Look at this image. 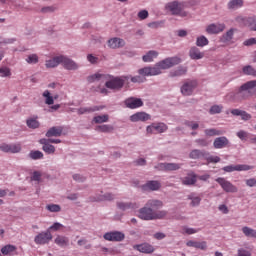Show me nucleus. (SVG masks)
Returning <instances> with one entry per match:
<instances>
[{
	"instance_id": "63",
	"label": "nucleus",
	"mask_w": 256,
	"mask_h": 256,
	"mask_svg": "<svg viewBox=\"0 0 256 256\" xmlns=\"http://www.w3.org/2000/svg\"><path fill=\"white\" fill-rule=\"evenodd\" d=\"M87 59H88L89 63H92V65H95V63H97V61H99V58L93 56L92 54H89L87 56Z\"/></svg>"
},
{
	"instance_id": "15",
	"label": "nucleus",
	"mask_w": 256,
	"mask_h": 256,
	"mask_svg": "<svg viewBox=\"0 0 256 256\" xmlns=\"http://www.w3.org/2000/svg\"><path fill=\"white\" fill-rule=\"evenodd\" d=\"M159 171H179L181 169V164L177 163H160L155 167Z\"/></svg>"
},
{
	"instance_id": "43",
	"label": "nucleus",
	"mask_w": 256,
	"mask_h": 256,
	"mask_svg": "<svg viewBox=\"0 0 256 256\" xmlns=\"http://www.w3.org/2000/svg\"><path fill=\"white\" fill-rule=\"evenodd\" d=\"M27 127H29V129H39V121H37V119L35 118H30L26 121Z\"/></svg>"
},
{
	"instance_id": "35",
	"label": "nucleus",
	"mask_w": 256,
	"mask_h": 256,
	"mask_svg": "<svg viewBox=\"0 0 256 256\" xmlns=\"http://www.w3.org/2000/svg\"><path fill=\"white\" fill-rule=\"evenodd\" d=\"M115 199V194L113 193H106L103 195L97 196L94 201H113Z\"/></svg>"
},
{
	"instance_id": "38",
	"label": "nucleus",
	"mask_w": 256,
	"mask_h": 256,
	"mask_svg": "<svg viewBox=\"0 0 256 256\" xmlns=\"http://www.w3.org/2000/svg\"><path fill=\"white\" fill-rule=\"evenodd\" d=\"M242 232L246 237H253L256 239V230L247 226L242 228Z\"/></svg>"
},
{
	"instance_id": "29",
	"label": "nucleus",
	"mask_w": 256,
	"mask_h": 256,
	"mask_svg": "<svg viewBox=\"0 0 256 256\" xmlns=\"http://www.w3.org/2000/svg\"><path fill=\"white\" fill-rule=\"evenodd\" d=\"M187 247H195V249H201L202 251H205L207 249V242H197V241H188L186 243Z\"/></svg>"
},
{
	"instance_id": "48",
	"label": "nucleus",
	"mask_w": 256,
	"mask_h": 256,
	"mask_svg": "<svg viewBox=\"0 0 256 256\" xmlns=\"http://www.w3.org/2000/svg\"><path fill=\"white\" fill-rule=\"evenodd\" d=\"M94 123H107L109 121V115L95 116Z\"/></svg>"
},
{
	"instance_id": "59",
	"label": "nucleus",
	"mask_w": 256,
	"mask_h": 256,
	"mask_svg": "<svg viewBox=\"0 0 256 256\" xmlns=\"http://www.w3.org/2000/svg\"><path fill=\"white\" fill-rule=\"evenodd\" d=\"M240 117H241L242 121H249L252 116H251V114L242 110V114L240 115Z\"/></svg>"
},
{
	"instance_id": "36",
	"label": "nucleus",
	"mask_w": 256,
	"mask_h": 256,
	"mask_svg": "<svg viewBox=\"0 0 256 256\" xmlns=\"http://www.w3.org/2000/svg\"><path fill=\"white\" fill-rule=\"evenodd\" d=\"M234 33L235 29L231 28L228 30L221 38L222 43H229V41H232Z\"/></svg>"
},
{
	"instance_id": "7",
	"label": "nucleus",
	"mask_w": 256,
	"mask_h": 256,
	"mask_svg": "<svg viewBox=\"0 0 256 256\" xmlns=\"http://www.w3.org/2000/svg\"><path fill=\"white\" fill-rule=\"evenodd\" d=\"M146 131L151 135H157V133H165V131H167V124L153 123L150 126H147Z\"/></svg>"
},
{
	"instance_id": "14",
	"label": "nucleus",
	"mask_w": 256,
	"mask_h": 256,
	"mask_svg": "<svg viewBox=\"0 0 256 256\" xmlns=\"http://www.w3.org/2000/svg\"><path fill=\"white\" fill-rule=\"evenodd\" d=\"M104 239L106 241H123L125 239V234L123 232L114 231V232H107L104 234Z\"/></svg>"
},
{
	"instance_id": "23",
	"label": "nucleus",
	"mask_w": 256,
	"mask_h": 256,
	"mask_svg": "<svg viewBox=\"0 0 256 256\" xmlns=\"http://www.w3.org/2000/svg\"><path fill=\"white\" fill-rule=\"evenodd\" d=\"M105 109V106H94V107H81L77 109L78 115H85V113H95V111H101Z\"/></svg>"
},
{
	"instance_id": "34",
	"label": "nucleus",
	"mask_w": 256,
	"mask_h": 256,
	"mask_svg": "<svg viewBox=\"0 0 256 256\" xmlns=\"http://www.w3.org/2000/svg\"><path fill=\"white\" fill-rule=\"evenodd\" d=\"M186 74H187V68L180 66L176 70L170 73V77H182V75H186Z\"/></svg>"
},
{
	"instance_id": "64",
	"label": "nucleus",
	"mask_w": 256,
	"mask_h": 256,
	"mask_svg": "<svg viewBox=\"0 0 256 256\" xmlns=\"http://www.w3.org/2000/svg\"><path fill=\"white\" fill-rule=\"evenodd\" d=\"M244 45L246 47H249L251 45H256V38H250V39L244 41Z\"/></svg>"
},
{
	"instance_id": "8",
	"label": "nucleus",
	"mask_w": 256,
	"mask_h": 256,
	"mask_svg": "<svg viewBox=\"0 0 256 256\" xmlns=\"http://www.w3.org/2000/svg\"><path fill=\"white\" fill-rule=\"evenodd\" d=\"M253 166L247 164H238V165H228L222 168L225 173H233V171H251Z\"/></svg>"
},
{
	"instance_id": "57",
	"label": "nucleus",
	"mask_w": 256,
	"mask_h": 256,
	"mask_svg": "<svg viewBox=\"0 0 256 256\" xmlns=\"http://www.w3.org/2000/svg\"><path fill=\"white\" fill-rule=\"evenodd\" d=\"M248 133L246 131L240 130L239 132H237V137L239 139H241V141H245V139H247L248 137Z\"/></svg>"
},
{
	"instance_id": "17",
	"label": "nucleus",
	"mask_w": 256,
	"mask_h": 256,
	"mask_svg": "<svg viewBox=\"0 0 256 256\" xmlns=\"http://www.w3.org/2000/svg\"><path fill=\"white\" fill-rule=\"evenodd\" d=\"M255 87H256V80L248 81L240 87L239 95L240 96L246 95V97H249V95H251V92L249 91V89H253Z\"/></svg>"
},
{
	"instance_id": "31",
	"label": "nucleus",
	"mask_w": 256,
	"mask_h": 256,
	"mask_svg": "<svg viewBox=\"0 0 256 256\" xmlns=\"http://www.w3.org/2000/svg\"><path fill=\"white\" fill-rule=\"evenodd\" d=\"M205 150L194 149L190 152V159H204L205 158Z\"/></svg>"
},
{
	"instance_id": "11",
	"label": "nucleus",
	"mask_w": 256,
	"mask_h": 256,
	"mask_svg": "<svg viewBox=\"0 0 256 256\" xmlns=\"http://www.w3.org/2000/svg\"><path fill=\"white\" fill-rule=\"evenodd\" d=\"M133 249L139 251L140 253H145L146 255H150L155 252V247L149 243L136 244L133 246Z\"/></svg>"
},
{
	"instance_id": "33",
	"label": "nucleus",
	"mask_w": 256,
	"mask_h": 256,
	"mask_svg": "<svg viewBox=\"0 0 256 256\" xmlns=\"http://www.w3.org/2000/svg\"><path fill=\"white\" fill-rule=\"evenodd\" d=\"M15 251H17V246L11 244L5 245L1 248L2 255H13Z\"/></svg>"
},
{
	"instance_id": "10",
	"label": "nucleus",
	"mask_w": 256,
	"mask_h": 256,
	"mask_svg": "<svg viewBox=\"0 0 256 256\" xmlns=\"http://www.w3.org/2000/svg\"><path fill=\"white\" fill-rule=\"evenodd\" d=\"M60 65H63L64 69H67L68 71H75V69L79 68L75 61L62 55L60 59Z\"/></svg>"
},
{
	"instance_id": "30",
	"label": "nucleus",
	"mask_w": 256,
	"mask_h": 256,
	"mask_svg": "<svg viewBox=\"0 0 256 256\" xmlns=\"http://www.w3.org/2000/svg\"><path fill=\"white\" fill-rule=\"evenodd\" d=\"M204 159H205L207 165H210V163H220L221 162V157L213 156L207 151L204 154Z\"/></svg>"
},
{
	"instance_id": "49",
	"label": "nucleus",
	"mask_w": 256,
	"mask_h": 256,
	"mask_svg": "<svg viewBox=\"0 0 256 256\" xmlns=\"http://www.w3.org/2000/svg\"><path fill=\"white\" fill-rule=\"evenodd\" d=\"M31 159L37 160V159H43V152L36 150V151H31L29 154Z\"/></svg>"
},
{
	"instance_id": "45",
	"label": "nucleus",
	"mask_w": 256,
	"mask_h": 256,
	"mask_svg": "<svg viewBox=\"0 0 256 256\" xmlns=\"http://www.w3.org/2000/svg\"><path fill=\"white\" fill-rule=\"evenodd\" d=\"M188 199H190L192 207H197L201 203V197L195 196V194H190Z\"/></svg>"
},
{
	"instance_id": "5",
	"label": "nucleus",
	"mask_w": 256,
	"mask_h": 256,
	"mask_svg": "<svg viewBox=\"0 0 256 256\" xmlns=\"http://www.w3.org/2000/svg\"><path fill=\"white\" fill-rule=\"evenodd\" d=\"M52 240L53 234H51V231L47 230L36 235L34 238V243H36V245H47V243L51 242Z\"/></svg>"
},
{
	"instance_id": "24",
	"label": "nucleus",
	"mask_w": 256,
	"mask_h": 256,
	"mask_svg": "<svg viewBox=\"0 0 256 256\" xmlns=\"http://www.w3.org/2000/svg\"><path fill=\"white\" fill-rule=\"evenodd\" d=\"M63 135V127L54 126L46 132V137H61Z\"/></svg>"
},
{
	"instance_id": "54",
	"label": "nucleus",
	"mask_w": 256,
	"mask_h": 256,
	"mask_svg": "<svg viewBox=\"0 0 256 256\" xmlns=\"http://www.w3.org/2000/svg\"><path fill=\"white\" fill-rule=\"evenodd\" d=\"M195 143H197L198 147H208L210 142L207 139H197Z\"/></svg>"
},
{
	"instance_id": "62",
	"label": "nucleus",
	"mask_w": 256,
	"mask_h": 256,
	"mask_svg": "<svg viewBox=\"0 0 256 256\" xmlns=\"http://www.w3.org/2000/svg\"><path fill=\"white\" fill-rule=\"evenodd\" d=\"M238 256H251V252H249L243 248H240V249H238Z\"/></svg>"
},
{
	"instance_id": "27",
	"label": "nucleus",
	"mask_w": 256,
	"mask_h": 256,
	"mask_svg": "<svg viewBox=\"0 0 256 256\" xmlns=\"http://www.w3.org/2000/svg\"><path fill=\"white\" fill-rule=\"evenodd\" d=\"M158 56H159V52L155 50H150L147 54H145L142 57V61H144V63H151L153 62L154 59H157Z\"/></svg>"
},
{
	"instance_id": "4",
	"label": "nucleus",
	"mask_w": 256,
	"mask_h": 256,
	"mask_svg": "<svg viewBox=\"0 0 256 256\" xmlns=\"http://www.w3.org/2000/svg\"><path fill=\"white\" fill-rule=\"evenodd\" d=\"M166 11L171 15H177L178 17H187L188 13L185 11V3L179 1H172L166 4Z\"/></svg>"
},
{
	"instance_id": "52",
	"label": "nucleus",
	"mask_w": 256,
	"mask_h": 256,
	"mask_svg": "<svg viewBox=\"0 0 256 256\" xmlns=\"http://www.w3.org/2000/svg\"><path fill=\"white\" fill-rule=\"evenodd\" d=\"M0 77H11V68L9 67L0 68Z\"/></svg>"
},
{
	"instance_id": "16",
	"label": "nucleus",
	"mask_w": 256,
	"mask_h": 256,
	"mask_svg": "<svg viewBox=\"0 0 256 256\" xmlns=\"http://www.w3.org/2000/svg\"><path fill=\"white\" fill-rule=\"evenodd\" d=\"M0 151L3 153H19L21 151V144H2Z\"/></svg>"
},
{
	"instance_id": "44",
	"label": "nucleus",
	"mask_w": 256,
	"mask_h": 256,
	"mask_svg": "<svg viewBox=\"0 0 256 256\" xmlns=\"http://www.w3.org/2000/svg\"><path fill=\"white\" fill-rule=\"evenodd\" d=\"M239 7H243V0H231L228 3L230 9H239Z\"/></svg>"
},
{
	"instance_id": "1",
	"label": "nucleus",
	"mask_w": 256,
	"mask_h": 256,
	"mask_svg": "<svg viewBox=\"0 0 256 256\" xmlns=\"http://www.w3.org/2000/svg\"><path fill=\"white\" fill-rule=\"evenodd\" d=\"M161 207H163L161 200H148L146 205L138 211V217L143 221L163 219V217H167V211H157V209H161Z\"/></svg>"
},
{
	"instance_id": "58",
	"label": "nucleus",
	"mask_w": 256,
	"mask_h": 256,
	"mask_svg": "<svg viewBox=\"0 0 256 256\" xmlns=\"http://www.w3.org/2000/svg\"><path fill=\"white\" fill-rule=\"evenodd\" d=\"M132 83H143L145 81V77L142 76H134L131 77Z\"/></svg>"
},
{
	"instance_id": "56",
	"label": "nucleus",
	"mask_w": 256,
	"mask_h": 256,
	"mask_svg": "<svg viewBox=\"0 0 256 256\" xmlns=\"http://www.w3.org/2000/svg\"><path fill=\"white\" fill-rule=\"evenodd\" d=\"M63 227V224L55 222L52 226L49 227L48 231H59Z\"/></svg>"
},
{
	"instance_id": "51",
	"label": "nucleus",
	"mask_w": 256,
	"mask_h": 256,
	"mask_svg": "<svg viewBox=\"0 0 256 256\" xmlns=\"http://www.w3.org/2000/svg\"><path fill=\"white\" fill-rule=\"evenodd\" d=\"M97 131H100L101 133H111L113 127L109 125H100L97 127Z\"/></svg>"
},
{
	"instance_id": "50",
	"label": "nucleus",
	"mask_w": 256,
	"mask_h": 256,
	"mask_svg": "<svg viewBox=\"0 0 256 256\" xmlns=\"http://www.w3.org/2000/svg\"><path fill=\"white\" fill-rule=\"evenodd\" d=\"M221 111H223V106L214 105L210 108L209 113L210 115H217V113H221Z\"/></svg>"
},
{
	"instance_id": "55",
	"label": "nucleus",
	"mask_w": 256,
	"mask_h": 256,
	"mask_svg": "<svg viewBox=\"0 0 256 256\" xmlns=\"http://www.w3.org/2000/svg\"><path fill=\"white\" fill-rule=\"evenodd\" d=\"M42 174L39 171H34L31 176V181H41Z\"/></svg>"
},
{
	"instance_id": "37",
	"label": "nucleus",
	"mask_w": 256,
	"mask_h": 256,
	"mask_svg": "<svg viewBox=\"0 0 256 256\" xmlns=\"http://www.w3.org/2000/svg\"><path fill=\"white\" fill-rule=\"evenodd\" d=\"M55 243L56 245H59V247H67V245H69V239L64 236H57Z\"/></svg>"
},
{
	"instance_id": "9",
	"label": "nucleus",
	"mask_w": 256,
	"mask_h": 256,
	"mask_svg": "<svg viewBox=\"0 0 256 256\" xmlns=\"http://www.w3.org/2000/svg\"><path fill=\"white\" fill-rule=\"evenodd\" d=\"M197 88V82L195 80L188 81L181 87L182 95H193V91Z\"/></svg>"
},
{
	"instance_id": "40",
	"label": "nucleus",
	"mask_w": 256,
	"mask_h": 256,
	"mask_svg": "<svg viewBox=\"0 0 256 256\" xmlns=\"http://www.w3.org/2000/svg\"><path fill=\"white\" fill-rule=\"evenodd\" d=\"M42 97L45 98L46 105H53V103H55V100L53 99V96H51V92H49V90H45Z\"/></svg>"
},
{
	"instance_id": "20",
	"label": "nucleus",
	"mask_w": 256,
	"mask_h": 256,
	"mask_svg": "<svg viewBox=\"0 0 256 256\" xmlns=\"http://www.w3.org/2000/svg\"><path fill=\"white\" fill-rule=\"evenodd\" d=\"M149 119H151V115L145 112H137L130 116L132 123H137V121H149Z\"/></svg>"
},
{
	"instance_id": "60",
	"label": "nucleus",
	"mask_w": 256,
	"mask_h": 256,
	"mask_svg": "<svg viewBox=\"0 0 256 256\" xmlns=\"http://www.w3.org/2000/svg\"><path fill=\"white\" fill-rule=\"evenodd\" d=\"M187 127H190L193 131L199 129V124L197 122H186Z\"/></svg>"
},
{
	"instance_id": "46",
	"label": "nucleus",
	"mask_w": 256,
	"mask_h": 256,
	"mask_svg": "<svg viewBox=\"0 0 256 256\" xmlns=\"http://www.w3.org/2000/svg\"><path fill=\"white\" fill-rule=\"evenodd\" d=\"M46 209L47 211H50V213H59V211H61V206L58 204H48Z\"/></svg>"
},
{
	"instance_id": "13",
	"label": "nucleus",
	"mask_w": 256,
	"mask_h": 256,
	"mask_svg": "<svg viewBox=\"0 0 256 256\" xmlns=\"http://www.w3.org/2000/svg\"><path fill=\"white\" fill-rule=\"evenodd\" d=\"M225 31V24H210L206 27V33L208 35H217Z\"/></svg>"
},
{
	"instance_id": "53",
	"label": "nucleus",
	"mask_w": 256,
	"mask_h": 256,
	"mask_svg": "<svg viewBox=\"0 0 256 256\" xmlns=\"http://www.w3.org/2000/svg\"><path fill=\"white\" fill-rule=\"evenodd\" d=\"M199 230L197 229H193V228H188V227H184L182 229V233L186 234V235H193L195 233H198Z\"/></svg>"
},
{
	"instance_id": "61",
	"label": "nucleus",
	"mask_w": 256,
	"mask_h": 256,
	"mask_svg": "<svg viewBox=\"0 0 256 256\" xmlns=\"http://www.w3.org/2000/svg\"><path fill=\"white\" fill-rule=\"evenodd\" d=\"M139 19H147L149 17V12L147 10H142L138 13Z\"/></svg>"
},
{
	"instance_id": "39",
	"label": "nucleus",
	"mask_w": 256,
	"mask_h": 256,
	"mask_svg": "<svg viewBox=\"0 0 256 256\" xmlns=\"http://www.w3.org/2000/svg\"><path fill=\"white\" fill-rule=\"evenodd\" d=\"M209 45V39L205 36H199L196 39V46L197 47H207Z\"/></svg>"
},
{
	"instance_id": "42",
	"label": "nucleus",
	"mask_w": 256,
	"mask_h": 256,
	"mask_svg": "<svg viewBox=\"0 0 256 256\" xmlns=\"http://www.w3.org/2000/svg\"><path fill=\"white\" fill-rule=\"evenodd\" d=\"M242 71L244 75H251L252 77H256V69L251 65L244 66Z\"/></svg>"
},
{
	"instance_id": "12",
	"label": "nucleus",
	"mask_w": 256,
	"mask_h": 256,
	"mask_svg": "<svg viewBox=\"0 0 256 256\" xmlns=\"http://www.w3.org/2000/svg\"><path fill=\"white\" fill-rule=\"evenodd\" d=\"M124 103L128 109H139V107H143V100L141 98L130 97Z\"/></svg>"
},
{
	"instance_id": "32",
	"label": "nucleus",
	"mask_w": 256,
	"mask_h": 256,
	"mask_svg": "<svg viewBox=\"0 0 256 256\" xmlns=\"http://www.w3.org/2000/svg\"><path fill=\"white\" fill-rule=\"evenodd\" d=\"M161 188V183L159 181H148L143 189H149L150 191H157Z\"/></svg>"
},
{
	"instance_id": "28",
	"label": "nucleus",
	"mask_w": 256,
	"mask_h": 256,
	"mask_svg": "<svg viewBox=\"0 0 256 256\" xmlns=\"http://www.w3.org/2000/svg\"><path fill=\"white\" fill-rule=\"evenodd\" d=\"M195 183H197V175H195L193 172L189 173L182 179L183 185H195Z\"/></svg>"
},
{
	"instance_id": "6",
	"label": "nucleus",
	"mask_w": 256,
	"mask_h": 256,
	"mask_svg": "<svg viewBox=\"0 0 256 256\" xmlns=\"http://www.w3.org/2000/svg\"><path fill=\"white\" fill-rule=\"evenodd\" d=\"M216 183L220 184L221 188L226 193H237V191H239L233 183L227 181L225 178H217Z\"/></svg>"
},
{
	"instance_id": "25",
	"label": "nucleus",
	"mask_w": 256,
	"mask_h": 256,
	"mask_svg": "<svg viewBox=\"0 0 256 256\" xmlns=\"http://www.w3.org/2000/svg\"><path fill=\"white\" fill-rule=\"evenodd\" d=\"M117 207L118 209H121V211H127L129 209H139V205L133 202H117Z\"/></svg>"
},
{
	"instance_id": "19",
	"label": "nucleus",
	"mask_w": 256,
	"mask_h": 256,
	"mask_svg": "<svg viewBox=\"0 0 256 256\" xmlns=\"http://www.w3.org/2000/svg\"><path fill=\"white\" fill-rule=\"evenodd\" d=\"M108 47L110 49H121V47H125V40L115 37L108 40Z\"/></svg>"
},
{
	"instance_id": "47",
	"label": "nucleus",
	"mask_w": 256,
	"mask_h": 256,
	"mask_svg": "<svg viewBox=\"0 0 256 256\" xmlns=\"http://www.w3.org/2000/svg\"><path fill=\"white\" fill-rule=\"evenodd\" d=\"M26 61H27L30 65H35V64L39 63V57L37 56V54H32V55H29V56L26 58Z\"/></svg>"
},
{
	"instance_id": "41",
	"label": "nucleus",
	"mask_w": 256,
	"mask_h": 256,
	"mask_svg": "<svg viewBox=\"0 0 256 256\" xmlns=\"http://www.w3.org/2000/svg\"><path fill=\"white\" fill-rule=\"evenodd\" d=\"M205 135H207L208 137H215L217 135H223V133H225L224 131L222 130H217L215 128H212V129H206L204 131Z\"/></svg>"
},
{
	"instance_id": "21",
	"label": "nucleus",
	"mask_w": 256,
	"mask_h": 256,
	"mask_svg": "<svg viewBox=\"0 0 256 256\" xmlns=\"http://www.w3.org/2000/svg\"><path fill=\"white\" fill-rule=\"evenodd\" d=\"M39 143L43 145L42 149L48 155H53V153H55V146L51 145V143L47 139H40Z\"/></svg>"
},
{
	"instance_id": "3",
	"label": "nucleus",
	"mask_w": 256,
	"mask_h": 256,
	"mask_svg": "<svg viewBox=\"0 0 256 256\" xmlns=\"http://www.w3.org/2000/svg\"><path fill=\"white\" fill-rule=\"evenodd\" d=\"M181 63V58L170 57L158 62L154 67H145L138 70L139 75L143 77H151L153 75H161L163 69H171L175 65Z\"/></svg>"
},
{
	"instance_id": "2",
	"label": "nucleus",
	"mask_w": 256,
	"mask_h": 256,
	"mask_svg": "<svg viewBox=\"0 0 256 256\" xmlns=\"http://www.w3.org/2000/svg\"><path fill=\"white\" fill-rule=\"evenodd\" d=\"M87 81L88 83H95L97 81H101L102 83H105V87H107V89L119 91L120 89H123L125 81H129V76L114 77L109 74H101L97 72L88 76Z\"/></svg>"
},
{
	"instance_id": "26",
	"label": "nucleus",
	"mask_w": 256,
	"mask_h": 256,
	"mask_svg": "<svg viewBox=\"0 0 256 256\" xmlns=\"http://www.w3.org/2000/svg\"><path fill=\"white\" fill-rule=\"evenodd\" d=\"M61 65V56H56L50 60H46L45 66L47 69H54V67H58Z\"/></svg>"
},
{
	"instance_id": "22",
	"label": "nucleus",
	"mask_w": 256,
	"mask_h": 256,
	"mask_svg": "<svg viewBox=\"0 0 256 256\" xmlns=\"http://www.w3.org/2000/svg\"><path fill=\"white\" fill-rule=\"evenodd\" d=\"M213 145L214 149H224V147L229 145V139H227L225 136L218 137L214 140Z\"/></svg>"
},
{
	"instance_id": "18",
	"label": "nucleus",
	"mask_w": 256,
	"mask_h": 256,
	"mask_svg": "<svg viewBox=\"0 0 256 256\" xmlns=\"http://www.w3.org/2000/svg\"><path fill=\"white\" fill-rule=\"evenodd\" d=\"M189 57L194 61H199V59H203V57H205V52H201L197 46H193L189 50Z\"/></svg>"
}]
</instances>
